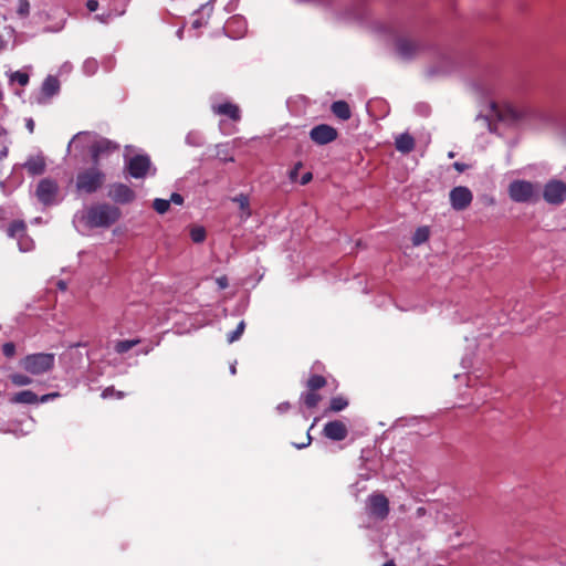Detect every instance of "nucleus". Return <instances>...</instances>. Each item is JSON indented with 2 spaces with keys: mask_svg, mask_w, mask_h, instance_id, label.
<instances>
[{
  "mask_svg": "<svg viewBox=\"0 0 566 566\" xmlns=\"http://www.w3.org/2000/svg\"><path fill=\"white\" fill-rule=\"evenodd\" d=\"M119 144L104 138L93 136L88 132H80L67 145L69 154L72 151L83 153L87 149V170L77 177H105L113 164L119 161Z\"/></svg>",
  "mask_w": 566,
  "mask_h": 566,
  "instance_id": "f257e3e1",
  "label": "nucleus"
},
{
  "mask_svg": "<svg viewBox=\"0 0 566 566\" xmlns=\"http://www.w3.org/2000/svg\"><path fill=\"white\" fill-rule=\"evenodd\" d=\"M122 216L119 208L107 203H97L81 210L76 218L88 229L109 228Z\"/></svg>",
  "mask_w": 566,
  "mask_h": 566,
  "instance_id": "f03ea898",
  "label": "nucleus"
},
{
  "mask_svg": "<svg viewBox=\"0 0 566 566\" xmlns=\"http://www.w3.org/2000/svg\"><path fill=\"white\" fill-rule=\"evenodd\" d=\"M326 385L327 379L325 376L311 373L304 384L305 389L300 396V403L304 406L306 409L316 408L323 400L321 390L325 388Z\"/></svg>",
  "mask_w": 566,
  "mask_h": 566,
  "instance_id": "7ed1b4c3",
  "label": "nucleus"
},
{
  "mask_svg": "<svg viewBox=\"0 0 566 566\" xmlns=\"http://www.w3.org/2000/svg\"><path fill=\"white\" fill-rule=\"evenodd\" d=\"M125 169L129 177H147L155 175L157 169L148 154H134L125 159Z\"/></svg>",
  "mask_w": 566,
  "mask_h": 566,
  "instance_id": "20e7f679",
  "label": "nucleus"
},
{
  "mask_svg": "<svg viewBox=\"0 0 566 566\" xmlns=\"http://www.w3.org/2000/svg\"><path fill=\"white\" fill-rule=\"evenodd\" d=\"M55 357L49 353H38L28 355L22 360V367L32 375H42L53 369Z\"/></svg>",
  "mask_w": 566,
  "mask_h": 566,
  "instance_id": "39448f33",
  "label": "nucleus"
},
{
  "mask_svg": "<svg viewBox=\"0 0 566 566\" xmlns=\"http://www.w3.org/2000/svg\"><path fill=\"white\" fill-rule=\"evenodd\" d=\"M34 195L43 206L57 205L63 199L56 179H41L35 187Z\"/></svg>",
  "mask_w": 566,
  "mask_h": 566,
  "instance_id": "423d86ee",
  "label": "nucleus"
},
{
  "mask_svg": "<svg viewBox=\"0 0 566 566\" xmlns=\"http://www.w3.org/2000/svg\"><path fill=\"white\" fill-rule=\"evenodd\" d=\"M7 233L9 237L18 241V245L21 251L29 252L34 248V241L30 235H28L27 224L24 221H12L7 229Z\"/></svg>",
  "mask_w": 566,
  "mask_h": 566,
  "instance_id": "0eeeda50",
  "label": "nucleus"
},
{
  "mask_svg": "<svg viewBox=\"0 0 566 566\" xmlns=\"http://www.w3.org/2000/svg\"><path fill=\"white\" fill-rule=\"evenodd\" d=\"M510 196L516 202L532 201L535 196L534 186L525 180H515L510 185Z\"/></svg>",
  "mask_w": 566,
  "mask_h": 566,
  "instance_id": "6e6552de",
  "label": "nucleus"
},
{
  "mask_svg": "<svg viewBox=\"0 0 566 566\" xmlns=\"http://www.w3.org/2000/svg\"><path fill=\"white\" fill-rule=\"evenodd\" d=\"M544 199L552 205H560L566 200V184L562 180H551L544 189Z\"/></svg>",
  "mask_w": 566,
  "mask_h": 566,
  "instance_id": "1a4fd4ad",
  "label": "nucleus"
},
{
  "mask_svg": "<svg viewBox=\"0 0 566 566\" xmlns=\"http://www.w3.org/2000/svg\"><path fill=\"white\" fill-rule=\"evenodd\" d=\"M310 137L317 145H326L338 137V132L333 126L319 124L311 129Z\"/></svg>",
  "mask_w": 566,
  "mask_h": 566,
  "instance_id": "9d476101",
  "label": "nucleus"
},
{
  "mask_svg": "<svg viewBox=\"0 0 566 566\" xmlns=\"http://www.w3.org/2000/svg\"><path fill=\"white\" fill-rule=\"evenodd\" d=\"M368 512L371 516L384 520L389 513V501L380 493L371 494L368 497Z\"/></svg>",
  "mask_w": 566,
  "mask_h": 566,
  "instance_id": "9b49d317",
  "label": "nucleus"
},
{
  "mask_svg": "<svg viewBox=\"0 0 566 566\" xmlns=\"http://www.w3.org/2000/svg\"><path fill=\"white\" fill-rule=\"evenodd\" d=\"M396 49L403 60L413 59L422 49V45L415 39L402 36L396 41Z\"/></svg>",
  "mask_w": 566,
  "mask_h": 566,
  "instance_id": "f8f14e48",
  "label": "nucleus"
},
{
  "mask_svg": "<svg viewBox=\"0 0 566 566\" xmlns=\"http://www.w3.org/2000/svg\"><path fill=\"white\" fill-rule=\"evenodd\" d=\"M59 394H48L43 395L42 397H38L35 392L32 390H21L19 392H15L10 397V402L12 403H22V405H34L38 402H46L52 398L57 397Z\"/></svg>",
  "mask_w": 566,
  "mask_h": 566,
  "instance_id": "ddd939ff",
  "label": "nucleus"
},
{
  "mask_svg": "<svg viewBox=\"0 0 566 566\" xmlns=\"http://www.w3.org/2000/svg\"><path fill=\"white\" fill-rule=\"evenodd\" d=\"M450 200L455 210H463L470 206L472 193L465 187H457L450 192Z\"/></svg>",
  "mask_w": 566,
  "mask_h": 566,
  "instance_id": "4468645a",
  "label": "nucleus"
},
{
  "mask_svg": "<svg viewBox=\"0 0 566 566\" xmlns=\"http://www.w3.org/2000/svg\"><path fill=\"white\" fill-rule=\"evenodd\" d=\"M323 432L331 440L342 441L347 437L348 429L343 421L333 420L324 426Z\"/></svg>",
  "mask_w": 566,
  "mask_h": 566,
  "instance_id": "2eb2a0df",
  "label": "nucleus"
},
{
  "mask_svg": "<svg viewBox=\"0 0 566 566\" xmlns=\"http://www.w3.org/2000/svg\"><path fill=\"white\" fill-rule=\"evenodd\" d=\"M108 196L118 203H129L135 199V192L128 186L123 184L112 186Z\"/></svg>",
  "mask_w": 566,
  "mask_h": 566,
  "instance_id": "dca6fc26",
  "label": "nucleus"
},
{
  "mask_svg": "<svg viewBox=\"0 0 566 566\" xmlns=\"http://www.w3.org/2000/svg\"><path fill=\"white\" fill-rule=\"evenodd\" d=\"M211 109L214 114L226 116L233 122H239L241 119L240 107L234 103L224 102L221 104H213Z\"/></svg>",
  "mask_w": 566,
  "mask_h": 566,
  "instance_id": "f3484780",
  "label": "nucleus"
},
{
  "mask_svg": "<svg viewBox=\"0 0 566 566\" xmlns=\"http://www.w3.org/2000/svg\"><path fill=\"white\" fill-rule=\"evenodd\" d=\"M208 157L218 158L221 161H233V149L230 143L217 144L208 149Z\"/></svg>",
  "mask_w": 566,
  "mask_h": 566,
  "instance_id": "a211bd4d",
  "label": "nucleus"
},
{
  "mask_svg": "<svg viewBox=\"0 0 566 566\" xmlns=\"http://www.w3.org/2000/svg\"><path fill=\"white\" fill-rule=\"evenodd\" d=\"M46 163L43 155H35L28 158L24 168L32 176L42 175L45 171Z\"/></svg>",
  "mask_w": 566,
  "mask_h": 566,
  "instance_id": "6ab92c4d",
  "label": "nucleus"
},
{
  "mask_svg": "<svg viewBox=\"0 0 566 566\" xmlns=\"http://www.w3.org/2000/svg\"><path fill=\"white\" fill-rule=\"evenodd\" d=\"M102 187V179H78L76 190L80 195H88L95 192Z\"/></svg>",
  "mask_w": 566,
  "mask_h": 566,
  "instance_id": "aec40b11",
  "label": "nucleus"
},
{
  "mask_svg": "<svg viewBox=\"0 0 566 566\" xmlns=\"http://www.w3.org/2000/svg\"><path fill=\"white\" fill-rule=\"evenodd\" d=\"M395 146L400 153L408 154L415 148V138L408 133L400 134L395 139Z\"/></svg>",
  "mask_w": 566,
  "mask_h": 566,
  "instance_id": "412c9836",
  "label": "nucleus"
},
{
  "mask_svg": "<svg viewBox=\"0 0 566 566\" xmlns=\"http://www.w3.org/2000/svg\"><path fill=\"white\" fill-rule=\"evenodd\" d=\"M332 113L342 120H347L352 116V111L347 102L336 101L331 106Z\"/></svg>",
  "mask_w": 566,
  "mask_h": 566,
  "instance_id": "4be33fe9",
  "label": "nucleus"
},
{
  "mask_svg": "<svg viewBox=\"0 0 566 566\" xmlns=\"http://www.w3.org/2000/svg\"><path fill=\"white\" fill-rule=\"evenodd\" d=\"M60 90V82L56 77L49 75L43 84H42V92L45 96H53L56 94Z\"/></svg>",
  "mask_w": 566,
  "mask_h": 566,
  "instance_id": "5701e85b",
  "label": "nucleus"
},
{
  "mask_svg": "<svg viewBox=\"0 0 566 566\" xmlns=\"http://www.w3.org/2000/svg\"><path fill=\"white\" fill-rule=\"evenodd\" d=\"M348 406V400L343 396L333 397L329 401V406L326 412H339L346 409Z\"/></svg>",
  "mask_w": 566,
  "mask_h": 566,
  "instance_id": "b1692460",
  "label": "nucleus"
},
{
  "mask_svg": "<svg viewBox=\"0 0 566 566\" xmlns=\"http://www.w3.org/2000/svg\"><path fill=\"white\" fill-rule=\"evenodd\" d=\"M233 202H237L240 210L242 211V217L244 219L249 218L251 216L250 210V200L247 195H239L232 199Z\"/></svg>",
  "mask_w": 566,
  "mask_h": 566,
  "instance_id": "393cba45",
  "label": "nucleus"
},
{
  "mask_svg": "<svg viewBox=\"0 0 566 566\" xmlns=\"http://www.w3.org/2000/svg\"><path fill=\"white\" fill-rule=\"evenodd\" d=\"M140 343L139 339H126V340H119L115 345V350L118 354H125L128 350H130L133 347L138 345Z\"/></svg>",
  "mask_w": 566,
  "mask_h": 566,
  "instance_id": "a878e982",
  "label": "nucleus"
},
{
  "mask_svg": "<svg viewBox=\"0 0 566 566\" xmlns=\"http://www.w3.org/2000/svg\"><path fill=\"white\" fill-rule=\"evenodd\" d=\"M430 231L428 227H420L416 230L412 241L415 245H419L429 239Z\"/></svg>",
  "mask_w": 566,
  "mask_h": 566,
  "instance_id": "bb28decb",
  "label": "nucleus"
},
{
  "mask_svg": "<svg viewBox=\"0 0 566 566\" xmlns=\"http://www.w3.org/2000/svg\"><path fill=\"white\" fill-rule=\"evenodd\" d=\"M190 238L193 242L200 243L206 239V230L203 227H193L190 230Z\"/></svg>",
  "mask_w": 566,
  "mask_h": 566,
  "instance_id": "cd10ccee",
  "label": "nucleus"
},
{
  "mask_svg": "<svg viewBox=\"0 0 566 566\" xmlns=\"http://www.w3.org/2000/svg\"><path fill=\"white\" fill-rule=\"evenodd\" d=\"M10 379L12 384H14L15 386H27L32 382V379L23 374H12L10 376Z\"/></svg>",
  "mask_w": 566,
  "mask_h": 566,
  "instance_id": "c85d7f7f",
  "label": "nucleus"
},
{
  "mask_svg": "<svg viewBox=\"0 0 566 566\" xmlns=\"http://www.w3.org/2000/svg\"><path fill=\"white\" fill-rule=\"evenodd\" d=\"M29 80H30L29 75L27 73L20 72V71L13 72L10 75V81L11 82H17L21 86H25L29 83Z\"/></svg>",
  "mask_w": 566,
  "mask_h": 566,
  "instance_id": "c756f323",
  "label": "nucleus"
},
{
  "mask_svg": "<svg viewBox=\"0 0 566 566\" xmlns=\"http://www.w3.org/2000/svg\"><path fill=\"white\" fill-rule=\"evenodd\" d=\"M170 207V201L166 199H155L153 202V208L160 214L168 211Z\"/></svg>",
  "mask_w": 566,
  "mask_h": 566,
  "instance_id": "7c9ffc66",
  "label": "nucleus"
},
{
  "mask_svg": "<svg viewBox=\"0 0 566 566\" xmlns=\"http://www.w3.org/2000/svg\"><path fill=\"white\" fill-rule=\"evenodd\" d=\"M30 2L28 0H19L17 13L21 18H27L30 14Z\"/></svg>",
  "mask_w": 566,
  "mask_h": 566,
  "instance_id": "2f4dec72",
  "label": "nucleus"
},
{
  "mask_svg": "<svg viewBox=\"0 0 566 566\" xmlns=\"http://www.w3.org/2000/svg\"><path fill=\"white\" fill-rule=\"evenodd\" d=\"M244 328H245V324L243 321H241L239 323V325L237 326V328L228 335V342L231 344V343L238 340L241 337V335L243 334Z\"/></svg>",
  "mask_w": 566,
  "mask_h": 566,
  "instance_id": "473e14b6",
  "label": "nucleus"
},
{
  "mask_svg": "<svg viewBox=\"0 0 566 566\" xmlns=\"http://www.w3.org/2000/svg\"><path fill=\"white\" fill-rule=\"evenodd\" d=\"M2 353L6 357L11 358L15 354V345L11 342L2 345Z\"/></svg>",
  "mask_w": 566,
  "mask_h": 566,
  "instance_id": "72a5a7b5",
  "label": "nucleus"
},
{
  "mask_svg": "<svg viewBox=\"0 0 566 566\" xmlns=\"http://www.w3.org/2000/svg\"><path fill=\"white\" fill-rule=\"evenodd\" d=\"M169 201H170V202H172V203H175V205H182V202H184V197H182L180 193L174 192V193L170 196Z\"/></svg>",
  "mask_w": 566,
  "mask_h": 566,
  "instance_id": "f704fd0d",
  "label": "nucleus"
},
{
  "mask_svg": "<svg viewBox=\"0 0 566 566\" xmlns=\"http://www.w3.org/2000/svg\"><path fill=\"white\" fill-rule=\"evenodd\" d=\"M86 8L91 12L96 11L98 9V1L97 0H87Z\"/></svg>",
  "mask_w": 566,
  "mask_h": 566,
  "instance_id": "c9c22d12",
  "label": "nucleus"
},
{
  "mask_svg": "<svg viewBox=\"0 0 566 566\" xmlns=\"http://www.w3.org/2000/svg\"><path fill=\"white\" fill-rule=\"evenodd\" d=\"M453 167L457 170V172L463 174L469 168V165L462 163H454Z\"/></svg>",
  "mask_w": 566,
  "mask_h": 566,
  "instance_id": "e433bc0d",
  "label": "nucleus"
},
{
  "mask_svg": "<svg viewBox=\"0 0 566 566\" xmlns=\"http://www.w3.org/2000/svg\"><path fill=\"white\" fill-rule=\"evenodd\" d=\"M277 411L281 412V413H284V412H287L290 409H291V403L290 402H281L277 407H276Z\"/></svg>",
  "mask_w": 566,
  "mask_h": 566,
  "instance_id": "4c0bfd02",
  "label": "nucleus"
},
{
  "mask_svg": "<svg viewBox=\"0 0 566 566\" xmlns=\"http://www.w3.org/2000/svg\"><path fill=\"white\" fill-rule=\"evenodd\" d=\"M302 166L301 163H298L297 165H295L294 168H292L290 171H289V177L291 178H294V177H297L298 175V168Z\"/></svg>",
  "mask_w": 566,
  "mask_h": 566,
  "instance_id": "58836bf2",
  "label": "nucleus"
},
{
  "mask_svg": "<svg viewBox=\"0 0 566 566\" xmlns=\"http://www.w3.org/2000/svg\"><path fill=\"white\" fill-rule=\"evenodd\" d=\"M6 48H7V41L0 34V51L4 50Z\"/></svg>",
  "mask_w": 566,
  "mask_h": 566,
  "instance_id": "ea45409f",
  "label": "nucleus"
},
{
  "mask_svg": "<svg viewBox=\"0 0 566 566\" xmlns=\"http://www.w3.org/2000/svg\"><path fill=\"white\" fill-rule=\"evenodd\" d=\"M27 127L32 133L34 129V122L32 119H29L27 123Z\"/></svg>",
  "mask_w": 566,
  "mask_h": 566,
  "instance_id": "a19ab883",
  "label": "nucleus"
},
{
  "mask_svg": "<svg viewBox=\"0 0 566 566\" xmlns=\"http://www.w3.org/2000/svg\"><path fill=\"white\" fill-rule=\"evenodd\" d=\"M384 566H396L395 562L391 559V560H388L384 564Z\"/></svg>",
  "mask_w": 566,
  "mask_h": 566,
  "instance_id": "79ce46f5",
  "label": "nucleus"
},
{
  "mask_svg": "<svg viewBox=\"0 0 566 566\" xmlns=\"http://www.w3.org/2000/svg\"><path fill=\"white\" fill-rule=\"evenodd\" d=\"M312 179H300V184L302 186L306 185L308 181H311Z\"/></svg>",
  "mask_w": 566,
  "mask_h": 566,
  "instance_id": "37998d69",
  "label": "nucleus"
},
{
  "mask_svg": "<svg viewBox=\"0 0 566 566\" xmlns=\"http://www.w3.org/2000/svg\"><path fill=\"white\" fill-rule=\"evenodd\" d=\"M562 138H563L564 143L566 144V127L564 128V130L562 133Z\"/></svg>",
  "mask_w": 566,
  "mask_h": 566,
  "instance_id": "c03bdc74",
  "label": "nucleus"
},
{
  "mask_svg": "<svg viewBox=\"0 0 566 566\" xmlns=\"http://www.w3.org/2000/svg\"><path fill=\"white\" fill-rule=\"evenodd\" d=\"M302 177L310 178V177H313V175H312V172L307 171V172L303 174Z\"/></svg>",
  "mask_w": 566,
  "mask_h": 566,
  "instance_id": "a18cd8bd",
  "label": "nucleus"
},
{
  "mask_svg": "<svg viewBox=\"0 0 566 566\" xmlns=\"http://www.w3.org/2000/svg\"><path fill=\"white\" fill-rule=\"evenodd\" d=\"M93 64H95V62H94V61H93V62L87 61V62L85 63V67H88L90 65H93Z\"/></svg>",
  "mask_w": 566,
  "mask_h": 566,
  "instance_id": "49530a36",
  "label": "nucleus"
},
{
  "mask_svg": "<svg viewBox=\"0 0 566 566\" xmlns=\"http://www.w3.org/2000/svg\"><path fill=\"white\" fill-rule=\"evenodd\" d=\"M6 134H7L6 129L4 128H0V135H6Z\"/></svg>",
  "mask_w": 566,
  "mask_h": 566,
  "instance_id": "de8ad7c7",
  "label": "nucleus"
},
{
  "mask_svg": "<svg viewBox=\"0 0 566 566\" xmlns=\"http://www.w3.org/2000/svg\"><path fill=\"white\" fill-rule=\"evenodd\" d=\"M4 181H0V188H4Z\"/></svg>",
  "mask_w": 566,
  "mask_h": 566,
  "instance_id": "09e8293b",
  "label": "nucleus"
},
{
  "mask_svg": "<svg viewBox=\"0 0 566 566\" xmlns=\"http://www.w3.org/2000/svg\"><path fill=\"white\" fill-rule=\"evenodd\" d=\"M513 115H514V117H515L516 119H517V118H520V116H518L515 112H514V114H513Z\"/></svg>",
  "mask_w": 566,
  "mask_h": 566,
  "instance_id": "8fccbe9b",
  "label": "nucleus"
}]
</instances>
